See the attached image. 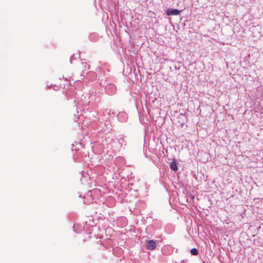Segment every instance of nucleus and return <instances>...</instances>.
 <instances>
[{
    "instance_id": "obj_1",
    "label": "nucleus",
    "mask_w": 263,
    "mask_h": 263,
    "mask_svg": "<svg viewBox=\"0 0 263 263\" xmlns=\"http://www.w3.org/2000/svg\"><path fill=\"white\" fill-rule=\"evenodd\" d=\"M105 91L109 95H113L116 92L117 88L114 84H109L105 86Z\"/></svg>"
},
{
    "instance_id": "obj_2",
    "label": "nucleus",
    "mask_w": 263,
    "mask_h": 263,
    "mask_svg": "<svg viewBox=\"0 0 263 263\" xmlns=\"http://www.w3.org/2000/svg\"><path fill=\"white\" fill-rule=\"evenodd\" d=\"M182 10H179L175 8H168L166 11V14L167 16L179 15Z\"/></svg>"
},
{
    "instance_id": "obj_3",
    "label": "nucleus",
    "mask_w": 263,
    "mask_h": 263,
    "mask_svg": "<svg viewBox=\"0 0 263 263\" xmlns=\"http://www.w3.org/2000/svg\"><path fill=\"white\" fill-rule=\"evenodd\" d=\"M145 246L147 250L153 251L156 248V241L153 239L146 240Z\"/></svg>"
},
{
    "instance_id": "obj_4",
    "label": "nucleus",
    "mask_w": 263,
    "mask_h": 263,
    "mask_svg": "<svg viewBox=\"0 0 263 263\" xmlns=\"http://www.w3.org/2000/svg\"><path fill=\"white\" fill-rule=\"evenodd\" d=\"M117 118L120 122H124L127 119V115L125 112H119L117 116Z\"/></svg>"
},
{
    "instance_id": "obj_5",
    "label": "nucleus",
    "mask_w": 263,
    "mask_h": 263,
    "mask_svg": "<svg viewBox=\"0 0 263 263\" xmlns=\"http://www.w3.org/2000/svg\"><path fill=\"white\" fill-rule=\"evenodd\" d=\"M170 168L174 172H176L178 170L177 163L176 160L175 159H173V161L170 165Z\"/></svg>"
},
{
    "instance_id": "obj_6",
    "label": "nucleus",
    "mask_w": 263,
    "mask_h": 263,
    "mask_svg": "<svg viewBox=\"0 0 263 263\" xmlns=\"http://www.w3.org/2000/svg\"><path fill=\"white\" fill-rule=\"evenodd\" d=\"M190 253L192 255L196 256L198 254V251L197 249L194 248L191 250Z\"/></svg>"
},
{
    "instance_id": "obj_7",
    "label": "nucleus",
    "mask_w": 263,
    "mask_h": 263,
    "mask_svg": "<svg viewBox=\"0 0 263 263\" xmlns=\"http://www.w3.org/2000/svg\"><path fill=\"white\" fill-rule=\"evenodd\" d=\"M74 59V54H72L70 58V62L72 63V60Z\"/></svg>"
},
{
    "instance_id": "obj_8",
    "label": "nucleus",
    "mask_w": 263,
    "mask_h": 263,
    "mask_svg": "<svg viewBox=\"0 0 263 263\" xmlns=\"http://www.w3.org/2000/svg\"><path fill=\"white\" fill-rule=\"evenodd\" d=\"M180 125H181L182 127L184 125V122L183 120H182V122H180Z\"/></svg>"
},
{
    "instance_id": "obj_9",
    "label": "nucleus",
    "mask_w": 263,
    "mask_h": 263,
    "mask_svg": "<svg viewBox=\"0 0 263 263\" xmlns=\"http://www.w3.org/2000/svg\"><path fill=\"white\" fill-rule=\"evenodd\" d=\"M180 116L184 118H186L185 116V114H180Z\"/></svg>"
},
{
    "instance_id": "obj_10",
    "label": "nucleus",
    "mask_w": 263,
    "mask_h": 263,
    "mask_svg": "<svg viewBox=\"0 0 263 263\" xmlns=\"http://www.w3.org/2000/svg\"><path fill=\"white\" fill-rule=\"evenodd\" d=\"M178 122H179L180 123V122H182V121H178Z\"/></svg>"
},
{
    "instance_id": "obj_11",
    "label": "nucleus",
    "mask_w": 263,
    "mask_h": 263,
    "mask_svg": "<svg viewBox=\"0 0 263 263\" xmlns=\"http://www.w3.org/2000/svg\"><path fill=\"white\" fill-rule=\"evenodd\" d=\"M202 263H204L203 261Z\"/></svg>"
}]
</instances>
